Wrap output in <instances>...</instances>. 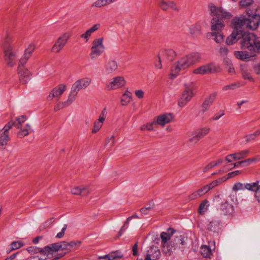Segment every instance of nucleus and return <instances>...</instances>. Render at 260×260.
Wrapping results in <instances>:
<instances>
[{
	"label": "nucleus",
	"mask_w": 260,
	"mask_h": 260,
	"mask_svg": "<svg viewBox=\"0 0 260 260\" xmlns=\"http://www.w3.org/2000/svg\"><path fill=\"white\" fill-rule=\"evenodd\" d=\"M8 123H12L13 126L18 129L17 137L22 138L28 135L32 131L30 124L27 122V117L24 115L18 116L16 118L15 121H10Z\"/></svg>",
	"instance_id": "nucleus-6"
},
{
	"label": "nucleus",
	"mask_w": 260,
	"mask_h": 260,
	"mask_svg": "<svg viewBox=\"0 0 260 260\" xmlns=\"http://www.w3.org/2000/svg\"><path fill=\"white\" fill-rule=\"evenodd\" d=\"M122 257L121 253L118 251L111 252L104 256L99 257V259H107L108 260H115Z\"/></svg>",
	"instance_id": "nucleus-35"
},
{
	"label": "nucleus",
	"mask_w": 260,
	"mask_h": 260,
	"mask_svg": "<svg viewBox=\"0 0 260 260\" xmlns=\"http://www.w3.org/2000/svg\"><path fill=\"white\" fill-rule=\"evenodd\" d=\"M234 54L237 58L244 61L255 56V54L253 53L252 51H249L248 50L236 51L235 52Z\"/></svg>",
	"instance_id": "nucleus-28"
},
{
	"label": "nucleus",
	"mask_w": 260,
	"mask_h": 260,
	"mask_svg": "<svg viewBox=\"0 0 260 260\" xmlns=\"http://www.w3.org/2000/svg\"><path fill=\"white\" fill-rule=\"evenodd\" d=\"M200 252L205 257H209L211 254V249L206 245L201 246Z\"/></svg>",
	"instance_id": "nucleus-48"
},
{
	"label": "nucleus",
	"mask_w": 260,
	"mask_h": 260,
	"mask_svg": "<svg viewBox=\"0 0 260 260\" xmlns=\"http://www.w3.org/2000/svg\"><path fill=\"white\" fill-rule=\"evenodd\" d=\"M78 92L73 89V88H72V90L69 95L67 101L64 103L65 106H68L72 104L73 101H74Z\"/></svg>",
	"instance_id": "nucleus-40"
},
{
	"label": "nucleus",
	"mask_w": 260,
	"mask_h": 260,
	"mask_svg": "<svg viewBox=\"0 0 260 260\" xmlns=\"http://www.w3.org/2000/svg\"><path fill=\"white\" fill-rule=\"evenodd\" d=\"M194 132L200 139V140H201L209 133L210 128L208 127H204L198 129Z\"/></svg>",
	"instance_id": "nucleus-38"
},
{
	"label": "nucleus",
	"mask_w": 260,
	"mask_h": 260,
	"mask_svg": "<svg viewBox=\"0 0 260 260\" xmlns=\"http://www.w3.org/2000/svg\"><path fill=\"white\" fill-rule=\"evenodd\" d=\"M228 179V178H226V177L224 176L221 178H218L217 179L213 181L211 183H210L209 184L210 186L211 187V189L214 188V187L217 186L218 185L221 184L224 181H225L226 180Z\"/></svg>",
	"instance_id": "nucleus-45"
},
{
	"label": "nucleus",
	"mask_w": 260,
	"mask_h": 260,
	"mask_svg": "<svg viewBox=\"0 0 260 260\" xmlns=\"http://www.w3.org/2000/svg\"><path fill=\"white\" fill-rule=\"evenodd\" d=\"M196 91L193 83L186 84L184 89L178 100V106L180 108H183L191 100L195 95Z\"/></svg>",
	"instance_id": "nucleus-7"
},
{
	"label": "nucleus",
	"mask_w": 260,
	"mask_h": 260,
	"mask_svg": "<svg viewBox=\"0 0 260 260\" xmlns=\"http://www.w3.org/2000/svg\"><path fill=\"white\" fill-rule=\"evenodd\" d=\"M36 48L35 44L33 43L29 44L27 47L25 49L24 55L26 57H30L32 52L34 51Z\"/></svg>",
	"instance_id": "nucleus-46"
},
{
	"label": "nucleus",
	"mask_w": 260,
	"mask_h": 260,
	"mask_svg": "<svg viewBox=\"0 0 260 260\" xmlns=\"http://www.w3.org/2000/svg\"><path fill=\"white\" fill-rule=\"evenodd\" d=\"M29 58V57H26V56L23 54V57H21L19 61L17 69L25 68V66Z\"/></svg>",
	"instance_id": "nucleus-50"
},
{
	"label": "nucleus",
	"mask_w": 260,
	"mask_h": 260,
	"mask_svg": "<svg viewBox=\"0 0 260 260\" xmlns=\"http://www.w3.org/2000/svg\"><path fill=\"white\" fill-rule=\"evenodd\" d=\"M133 218H139V217L137 215L135 214V215H134L129 217L127 218L126 219V220L124 222V224L123 226L121 228V229H120V231L118 233V236H120L122 234L123 232L125 231V230L127 229V226H126V225L128 224L129 221Z\"/></svg>",
	"instance_id": "nucleus-51"
},
{
	"label": "nucleus",
	"mask_w": 260,
	"mask_h": 260,
	"mask_svg": "<svg viewBox=\"0 0 260 260\" xmlns=\"http://www.w3.org/2000/svg\"><path fill=\"white\" fill-rule=\"evenodd\" d=\"M131 100L132 93L127 90L121 96L120 100L121 105L122 106H126L131 102Z\"/></svg>",
	"instance_id": "nucleus-34"
},
{
	"label": "nucleus",
	"mask_w": 260,
	"mask_h": 260,
	"mask_svg": "<svg viewBox=\"0 0 260 260\" xmlns=\"http://www.w3.org/2000/svg\"><path fill=\"white\" fill-rule=\"evenodd\" d=\"M242 49L252 51L256 55L260 53V36L257 37L253 34H247L240 41Z\"/></svg>",
	"instance_id": "nucleus-5"
},
{
	"label": "nucleus",
	"mask_w": 260,
	"mask_h": 260,
	"mask_svg": "<svg viewBox=\"0 0 260 260\" xmlns=\"http://www.w3.org/2000/svg\"><path fill=\"white\" fill-rule=\"evenodd\" d=\"M125 80L122 76H116L113 78L106 84V88L108 90L119 89L124 86Z\"/></svg>",
	"instance_id": "nucleus-11"
},
{
	"label": "nucleus",
	"mask_w": 260,
	"mask_h": 260,
	"mask_svg": "<svg viewBox=\"0 0 260 260\" xmlns=\"http://www.w3.org/2000/svg\"><path fill=\"white\" fill-rule=\"evenodd\" d=\"M66 90V86L64 84H60L54 87L49 93L47 96L48 101H51L55 98L58 100L61 95Z\"/></svg>",
	"instance_id": "nucleus-17"
},
{
	"label": "nucleus",
	"mask_w": 260,
	"mask_h": 260,
	"mask_svg": "<svg viewBox=\"0 0 260 260\" xmlns=\"http://www.w3.org/2000/svg\"><path fill=\"white\" fill-rule=\"evenodd\" d=\"M67 225L64 224L63 228L61 230V231L56 235V238L58 239L62 238L64 235V232L67 229Z\"/></svg>",
	"instance_id": "nucleus-64"
},
{
	"label": "nucleus",
	"mask_w": 260,
	"mask_h": 260,
	"mask_svg": "<svg viewBox=\"0 0 260 260\" xmlns=\"http://www.w3.org/2000/svg\"><path fill=\"white\" fill-rule=\"evenodd\" d=\"M159 54L170 61H173L176 56L175 51L171 49H164Z\"/></svg>",
	"instance_id": "nucleus-30"
},
{
	"label": "nucleus",
	"mask_w": 260,
	"mask_h": 260,
	"mask_svg": "<svg viewBox=\"0 0 260 260\" xmlns=\"http://www.w3.org/2000/svg\"><path fill=\"white\" fill-rule=\"evenodd\" d=\"M115 144V137L114 136H111L110 137L107 138L106 140V145H109L110 147H112Z\"/></svg>",
	"instance_id": "nucleus-59"
},
{
	"label": "nucleus",
	"mask_w": 260,
	"mask_h": 260,
	"mask_svg": "<svg viewBox=\"0 0 260 260\" xmlns=\"http://www.w3.org/2000/svg\"><path fill=\"white\" fill-rule=\"evenodd\" d=\"M209 206V202L207 200H203L200 204L199 209L198 212L200 214H204L205 212L207 210Z\"/></svg>",
	"instance_id": "nucleus-37"
},
{
	"label": "nucleus",
	"mask_w": 260,
	"mask_h": 260,
	"mask_svg": "<svg viewBox=\"0 0 260 260\" xmlns=\"http://www.w3.org/2000/svg\"><path fill=\"white\" fill-rule=\"evenodd\" d=\"M244 138L245 140V142L246 143H248L250 141L254 140L256 139L254 137V135H253V133L246 135L244 137Z\"/></svg>",
	"instance_id": "nucleus-63"
},
{
	"label": "nucleus",
	"mask_w": 260,
	"mask_h": 260,
	"mask_svg": "<svg viewBox=\"0 0 260 260\" xmlns=\"http://www.w3.org/2000/svg\"><path fill=\"white\" fill-rule=\"evenodd\" d=\"M246 34H243V31L241 30L234 29L232 34L228 37L226 39V44L231 45L236 43L238 40L241 39V41L243 39V36Z\"/></svg>",
	"instance_id": "nucleus-19"
},
{
	"label": "nucleus",
	"mask_w": 260,
	"mask_h": 260,
	"mask_svg": "<svg viewBox=\"0 0 260 260\" xmlns=\"http://www.w3.org/2000/svg\"><path fill=\"white\" fill-rule=\"evenodd\" d=\"M174 119V116L171 113L162 114L154 118L157 127L158 125L164 127L166 124L173 121Z\"/></svg>",
	"instance_id": "nucleus-12"
},
{
	"label": "nucleus",
	"mask_w": 260,
	"mask_h": 260,
	"mask_svg": "<svg viewBox=\"0 0 260 260\" xmlns=\"http://www.w3.org/2000/svg\"><path fill=\"white\" fill-rule=\"evenodd\" d=\"M91 79L89 78H83L77 80L73 85L72 88L78 92L87 88L91 83Z\"/></svg>",
	"instance_id": "nucleus-25"
},
{
	"label": "nucleus",
	"mask_w": 260,
	"mask_h": 260,
	"mask_svg": "<svg viewBox=\"0 0 260 260\" xmlns=\"http://www.w3.org/2000/svg\"><path fill=\"white\" fill-rule=\"evenodd\" d=\"M250 153V150L248 149H245L242 151L235 153V156L236 160H239L246 158L249 155Z\"/></svg>",
	"instance_id": "nucleus-39"
},
{
	"label": "nucleus",
	"mask_w": 260,
	"mask_h": 260,
	"mask_svg": "<svg viewBox=\"0 0 260 260\" xmlns=\"http://www.w3.org/2000/svg\"><path fill=\"white\" fill-rule=\"evenodd\" d=\"M135 95L139 99H143L144 97V92L142 89H138L135 91Z\"/></svg>",
	"instance_id": "nucleus-61"
},
{
	"label": "nucleus",
	"mask_w": 260,
	"mask_h": 260,
	"mask_svg": "<svg viewBox=\"0 0 260 260\" xmlns=\"http://www.w3.org/2000/svg\"><path fill=\"white\" fill-rule=\"evenodd\" d=\"M159 7L165 11L169 9H175L176 8L175 4L173 2H166L164 0H161L159 3Z\"/></svg>",
	"instance_id": "nucleus-36"
},
{
	"label": "nucleus",
	"mask_w": 260,
	"mask_h": 260,
	"mask_svg": "<svg viewBox=\"0 0 260 260\" xmlns=\"http://www.w3.org/2000/svg\"><path fill=\"white\" fill-rule=\"evenodd\" d=\"M24 244L21 241H14L11 244V250H14L21 248L23 246Z\"/></svg>",
	"instance_id": "nucleus-53"
},
{
	"label": "nucleus",
	"mask_w": 260,
	"mask_h": 260,
	"mask_svg": "<svg viewBox=\"0 0 260 260\" xmlns=\"http://www.w3.org/2000/svg\"><path fill=\"white\" fill-rule=\"evenodd\" d=\"M94 32V31L90 27L88 30H87L84 34H82L80 37L81 38L86 40V42H87L89 38L91 36V34Z\"/></svg>",
	"instance_id": "nucleus-55"
},
{
	"label": "nucleus",
	"mask_w": 260,
	"mask_h": 260,
	"mask_svg": "<svg viewBox=\"0 0 260 260\" xmlns=\"http://www.w3.org/2000/svg\"><path fill=\"white\" fill-rule=\"evenodd\" d=\"M200 140V139L193 131L188 136V139L186 141V144L189 147H193L196 145Z\"/></svg>",
	"instance_id": "nucleus-32"
},
{
	"label": "nucleus",
	"mask_w": 260,
	"mask_h": 260,
	"mask_svg": "<svg viewBox=\"0 0 260 260\" xmlns=\"http://www.w3.org/2000/svg\"><path fill=\"white\" fill-rule=\"evenodd\" d=\"M242 76L244 79L248 80L250 81L254 82V79L251 75L250 72L246 68H242L241 69Z\"/></svg>",
	"instance_id": "nucleus-43"
},
{
	"label": "nucleus",
	"mask_w": 260,
	"mask_h": 260,
	"mask_svg": "<svg viewBox=\"0 0 260 260\" xmlns=\"http://www.w3.org/2000/svg\"><path fill=\"white\" fill-rule=\"evenodd\" d=\"M223 161V160L222 158H219L215 161H211L203 168L202 171L203 173H205L214 167L221 165Z\"/></svg>",
	"instance_id": "nucleus-31"
},
{
	"label": "nucleus",
	"mask_w": 260,
	"mask_h": 260,
	"mask_svg": "<svg viewBox=\"0 0 260 260\" xmlns=\"http://www.w3.org/2000/svg\"><path fill=\"white\" fill-rule=\"evenodd\" d=\"M12 123H8L3 127L0 135V149H4L10 140L9 130L12 128Z\"/></svg>",
	"instance_id": "nucleus-13"
},
{
	"label": "nucleus",
	"mask_w": 260,
	"mask_h": 260,
	"mask_svg": "<svg viewBox=\"0 0 260 260\" xmlns=\"http://www.w3.org/2000/svg\"><path fill=\"white\" fill-rule=\"evenodd\" d=\"M247 28L255 30L259 26L260 23V15L254 14L250 17H246Z\"/></svg>",
	"instance_id": "nucleus-21"
},
{
	"label": "nucleus",
	"mask_w": 260,
	"mask_h": 260,
	"mask_svg": "<svg viewBox=\"0 0 260 260\" xmlns=\"http://www.w3.org/2000/svg\"><path fill=\"white\" fill-rule=\"evenodd\" d=\"M219 210L222 215L226 216L228 218H232L234 216V207L232 205L230 204L227 201L220 204Z\"/></svg>",
	"instance_id": "nucleus-15"
},
{
	"label": "nucleus",
	"mask_w": 260,
	"mask_h": 260,
	"mask_svg": "<svg viewBox=\"0 0 260 260\" xmlns=\"http://www.w3.org/2000/svg\"><path fill=\"white\" fill-rule=\"evenodd\" d=\"M246 16L241 15L234 17L232 21V26L235 30H241L247 28Z\"/></svg>",
	"instance_id": "nucleus-14"
},
{
	"label": "nucleus",
	"mask_w": 260,
	"mask_h": 260,
	"mask_svg": "<svg viewBox=\"0 0 260 260\" xmlns=\"http://www.w3.org/2000/svg\"><path fill=\"white\" fill-rule=\"evenodd\" d=\"M221 31H212L211 32V36L213 38V39L217 43H221L223 42L224 38Z\"/></svg>",
	"instance_id": "nucleus-42"
},
{
	"label": "nucleus",
	"mask_w": 260,
	"mask_h": 260,
	"mask_svg": "<svg viewBox=\"0 0 260 260\" xmlns=\"http://www.w3.org/2000/svg\"><path fill=\"white\" fill-rule=\"evenodd\" d=\"M245 185H243L242 183L240 182H237L235 183L233 186V190L235 191H237L239 190H242L243 189H246L244 187Z\"/></svg>",
	"instance_id": "nucleus-58"
},
{
	"label": "nucleus",
	"mask_w": 260,
	"mask_h": 260,
	"mask_svg": "<svg viewBox=\"0 0 260 260\" xmlns=\"http://www.w3.org/2000/svg\"><path fill=\"white\" fill-rule=\"evenodd\" d=\"M161 55L159 53L157 56L158 60L155 63V67L158 69H161L162 67L161 64Z\"/></svg>",
	"instance_id": "nucleus-62"
},
{
	"label": "nucleus",
	"mask_w": 260,
	"mask_h": 260,
	"mask_svg": "<svg viewBox=\"0 0 260 260\" xmlns=\"http://www.w3.org/2000/svg\"><path fill=\"white\" fill-rule=\"evenodd\" d=\"M252 69L256 75H260V62H255L252 64Z\"/></svg>",
	"instance_id": "nucleus-60"
},
{
	"label": "nucleus",
	"mask_w": 260,
	"mask_h": 260,
	"mask_svg": "<svg viewBox=\"0 0 260 260\" xmlns=\"http://www.w3.org/2000/svg\"><path fill=\"white\" fill-rule=\"evenodd\" d=\"M105 50L104 38L101 37L94 39L91 44L89 54L91 59H96L104 52Z\"/></svg>",
	"instance_id": "nucleus-9"
},
{
	"label": "nucleus",
	"mask_w": 260,
	"mask_h": 260,
	"mask_svg": "<svg viewBox=\"0 0 260 260\" xmlns=\"http://www.w3.org/2000/svg\"><path fill=\"white\" fill-rule=\"evenodd\" d=\"M94 32V31L90 27L88 30H87L84 34H82L80 37L81 38L86 40V42H87L89 38L91 36V34Z\"/></svg>",
	"instance_id": "nucleus-54"
},
{
	"label": "nucleus",
	"mask_w": 260,
	"mask_h": 260,
	"mask_svg": "<svg viewBox=\"0 0 260 260\" xmlns=\"http://www.w3.org/2000/svg\"><path fill=\"white\" fill-rule=\"evenodd\" d=\"M90 192V188L87 186H74L71 189V193L74 195H78L82 197L88 196Z\"/></svg>",
	"instance_id": "nucleus-27"
},
{
	"label": "nucleus",
	"mask_w": 260,
	"mask_h": 260,
	"mask_svg": "<svg viewBox=\"0 0 260 260\" xmlns=\"http://www.w3.org/2000/svg\"><path fill=\"white\" fill-rule=\"evenodd\" d=\"M107 0H96L91 4V8H101L109 5Z\"/></svg>",
	"instance_id": "nucleus-41"
},
{
	"label": "nucleus",
	"mask_w": 260,
	"mask_h": 260,
	"mask_svg": "<svg viewBox=\"0 0 260 260\" xmlns=\"http://www.w3.org/2000/svg\"><path fill=\"white\" fill-rule=\"evenodd\" d=\"M157 128V127L154 119L151 122L143 124L140 128V130L142 131H153L156 130Z\"/></svg>",
	"instance_id": "nucleus-33"
},
{
	"label": "nucleus",
	"mask_w": 260,
	"mask_h": 260,
	"mask_svg": "<svg viewBox=\"0 0 260 260\" xmlns=\"http://www.w3.org/2000/svg\"><path fill=\"white\" fill-rule=\"evenodd\" d=\"M189 32L191 36L197 37L201 34V27L197 24L192 25L189 28Z\"/></svg>",
	"instance_id": "nucleus-44"
},
{
	"label": "nucleus",
	"mask_w": 260,
	"mask_h": 260,
	"mask_svg": "<svg viewBox=\"0 0 260 260\" xmlns=\"http://www.w3.org/2000/svg\"><path fill=\"white\" fill-rule=\"evenodd\" d=\"M218 68L213 64H208L201 66L193 71L195 74H206L218 71Z\"/></svg>",
	"instance_id": "nucleus-16"
},
{
	"label": "nucleus",
	"mask_w": 260,
	"mask_h": 260,
	"mask_svg": "<svg viewBox=\"0 0 260 260\" xmlns=\"http://www.w3.org/2000/svg\"><path fill=\"white\" fill-rule=\"evenodd\" d=\"M20 82L22 84H26L32 76L31 73L26 68L17 69Z\"/></svg>",
	"instance_id": "nucleus-23"
},
{
	"label": "nucleus",
	"mask_w": 260,
	"mask_h": 260,
	"mask_svg": "<svg viewBox=\"0 0 260 260\" xmlns=\"http://www.w3.org/2000/svg\"><path fill=\"white\" fill-rule=\"evenodd\" d=\"M72 36L71 31H66L62 34L55 41L51 51L54 53H59L63 49Z\"/></svg>",
	"instance_id": "nucleus-10"
},
{
	"label": "nucleus",
	"mask_w": 260,
	"mask_h": 260,
	"mask_svg": "<svg viewBox=\"0 0 260 260\" xmlns=\"http://www.w3.org/2000/svg\"><path fill=\"white\" fill-rule=\"evenodd\" d=\"M239 83H233L230 85H228L224 86L222 87V90L224 91L230 90H234L236 88L240 87Z\"/></svg>",
	"instance_id": "nucleus-52"
},
{
	"label": "nucleus",
	"mask_w": 260,
	"mask_h": 260,
	"mask_svg": "<svg viewBox=\"0 0 260 260\" xmlns=\"http://www.w3.org/2000/svg\"><path fill=\"white\" fill-rule=\"evenodd\" d=\"M80 245V241L71 242L70 243L63 241L51 244L45 246L43 249H36L31 247L28 248L27 250L29 253H35L39 252L43 254L47 255L48 257H50L51 255H53L54 253L59 250L71 251L72 249L79 247Z\"/></svg>",
	"instance_id": "nucleus-3"
},
{
	"label": "nucleus",
	"mask_w": 260,
	"mask_h": 260,
	"mask_svg": "<svg viewBox=\"0 0 260 260\" xmlns=\"http://www.w3.org/2000/svg\"><path fill=\"white\" fill-rule=\"evenodd\" d=\"M210 15L213 17L210 21V29L212 31H221L225 25V22L232 17L233 15L221 7H217L213 4L208 6Z\"/></svg>",
	"instance_id": "nucleus-2"
},
{
	"label": "nucleus",
	"mask_w": 260,
	"mask_h": 260,
	"mask_svg": "<svg viewBox=\"0 0 260 260\" xmlns=\"http://www.w3.org/2000/svg\"><path fill=\"white\" fill-rule=\"evenodd\" d=\"M224 64H225V68L229 73L233 74L235 73V69L230 59H225L224 60Z\"/></svg>",
	"instance_id": "nucleus-49"
},
{
	"label": "nucleus",
	"mask_w": 260,
	"mask_h": 260,
	"mask_svg": "<svg viewBox=\"0 0 260 260\" xmlns=\"http://www.w3.org/2000/svg\"><path fill=\"white\" fill-rule=\"evenodd\" d=\"M175 232L173 229L169 228L167 232L160 234L161 250L166 255H171L176 249L183 250L185 247L186 243L183 236L180 235L174 239H172Z\"/></svg>",
	"instance_id": "nucleus-1"
},
{
	"label": "nucleus",
	"mask_w": 260,
	"mask_h": 260,
	"mask_svg": "<svg viewBox=\"0 0 260 260\" xmlns=\"http://www.w3.org/2000/svg\"><path fill=\"white\" fill-rule=\"evenodd\" d=\"M94 32V31L90 27L88 30H87L84 34H82L80 37L81 38L86 40V42H87L89 38L91 36V34Z\"/></svg>",
	"instance_id": "nucleus-56"
},
{
	"label": "nucleus",
	"mask_w": 260,
	"mask_h": 260,
	"mask_svg": "<svg viewBox=\"0 0 260 260\" xmlns=\"http://www.w3.org/2000/svg\"><path fill=\"white\" fill-rule=\"evenodd\" d=\"M244 187L250 191H254V197L257 201L260 203V184L259 181L257 180L254 182H251L245 184Z\"/></svg>",
	"instance_id": "nucleus-20"
},
{
	"label": "nucleus",
	"mask_w": 260,
	"mask_h": 260,
	"mask_svg": "<svg viewBox=\"0 0 260 260\" xmlns=\"http://www.w3.org/2000/svg\"><path fill=\"white\" fill-rule=\"evenodd\" d=\"M216 96V93H213L206 99L202 106V109L203 112H205L209 109L210 106L214 101Z\"/></svg>",
	"instance_id": "nucleus-29"
},
{
	"label": "nucleus",
	"mask_w": 260,
	"mask_h": 260,
	"mask_svg": "<svg viewBox=\"0 0 260 260\" xmlns=\"http://www.w3.org/2000/svg\"><path fill=\"white\" fill-rule=\"evenodd\" d=\"M161 256L160 252L158 247L152 246L147 251L146 257L144 260H157ZM138 260H143L139 259Z\"/></svg>",
	"instance_id": "nucleus-24"
},
{
	"label": "nucleus",
	"mask_w": 260,
	"mask_h": 260,
	"mask_svg": "<svg viewBox=\"0 0 260 260\" xmlns=\"http://www.w3.org/2000/svg\"><path fill=\"white\" fill-rule=\"evenodd\" d=\"M118 65L115 60H109L104 66V72L107 75L113 74L117 71Z\"/></svg>",
	"instance_id": "nucleus-26"
},
{
	"label": "nucleus",
	"mask_w": 260,
	"mask_h": 260,
	"mask_svg": "<svg viewBox=\"0 0 260 260\" xmlns=\"http://www.w3.org/2000/svg\"><path fill=\"white\" fill-rule=\"evenodd\" d=\"M14 44L6 46L4 49V59L8 68H13L16 65L17 54L14 51Z\"/></svg>",
	"instance_id": "nucleus-8"
},
{
	"label": "nucleus",
	"mask_w": 260,
	"mask_h": 260,
	"mask_svg": "<svg viewBox=\"0 0 260 260\" xmlns=\"http://www.w3.org/2000/svg\"><path fill=\"white\" fill-rule=\"evenodd\" d=\"M253 2V0H240L239 3V7L243 8L251 5Z\"/></svg>",
	"instance_id": "nucleus-57"
},
{
	"label": "nucleus",
	"mask_w": 260,
	"mask_h": 260,
	"mask_svg": "<svg viewBox=\"0 0 260 260\" xmlns=\"http://www.w3.org/2000/svg\"><path fill=\"white\" fill-rule=\"evenodd\" d=\"M200 59L201 55L198 52H192L182 57L172 66L171 75L176 77L181 71L185 70L199 62Z\"/></svg>",
	"instance_id": "nucleus-4"
},
{
	"label": "nucleus",
	"mask_w": 260,
	"mask_h": 260,
	"mask_svg": "<svg viewBox=\"0 0 260 260\" xmlns=\"http://www.w3.org/2000/svg\"><path fill=\"white\" fill-rule=\"evenodd\" d=\"M260 162V154H257L252 157L245 159V162L247 163V166L252 164H256Z\"/></svg>",
	"instance_id": "nucleus-47"
},
{
	"label": "nucleus",
	"mask_w": 260,
	"mask_h": 260,
	"mask_svg": "<svg viewBox=\"0 0 260 260\" xmlns=\"http://www.w3.org/2000/svg\"><path fill=\"white\" fill-rule=\"evenodd\" d=\"M211 189H212L210 186L209 184H206L202 186L197 190L189 194L188 199L190 200H193L198 198H199L203 196V195L205 194Z\"/></svg>",
	"instance_id": "nucleus-22"
},
{
	"label": "nucleus",
	"mask_w": 260,
	"mask_h": 260,
	"mask_svg": "<svg viewBox=\"0 0 260 260\" xmlns=\"http://www.w3.org/2000/svg\"><path fill=\"white\" fill-rule=\"evenodd\" d=\"M106 116V110L104 108L100 113L98 119L94 122L93 127L91 131L92 134H96L100 130L105 120Z\"/></svg>",
	"instance_id": "nucleus-18"
}]
</instances>
